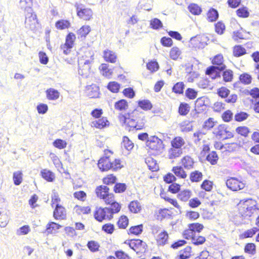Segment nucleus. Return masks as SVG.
Returning <instances> with one entry per match:
<instances>
[{
    "label": "nucleus",
    "instance_id": "1",
    "mask_svg": "<svg viewBox=\"0 0 259 259\" xmlns=\"http://www.w3.org/2000/svg\"><path fill=\"white\" fill-rule=\"evenodd\" d=\"M112 206L114 208L111 207H97L94 213L95 219L99 222H102L106 219L109 221L112 220L113 214L118 213L121 209V205L118 202L114 203Z\"/></svg>",
    "mask_w": 259,
    "mask_h": 259
},
{
    "label": "nucleus",
    "instance_id": "2",
    "mask_svg": "<svg viewBox=\"0 0 259 259\" xmlns=\"http://www.w3.org/2000/svg\"><path fill=\"white\" fill-rule=\"evenodd\" d=\"M250 202L251 200L248 199L243 202L241 201L238 204L239 213L240 217L244 219H248L251 216L255 208H253L254 205H250Z\"/></svg>",
    "mask_w": 259,
    "mask_h": 259
},
{
    "label": "nucleus",
    "instance_id": "3",
    "mask_svg": "<svg viewBox=\"0 0 259 259\" xmlns=\"http://www.w3.org/2000/svg\"><path fill=\"white\" fill-rule=\"evenodd\" d=\"M146 146L150 149L161 153L164 148L162 139L157 136H151L146 141Z\"/></svg>",
    "mask_w": 259,
    "mask_h": 259
},
{
    "label": "nucleus",
    "instance_id": "4",
    "mask_svg": "<svg viewBox=\"0 0 259 259\" xmlns=\"http://www.w3.org/2000/svg\"><path fill=\"white\" fill-rule=\"evenodd\" d=\"M76 39L75 34L71 32H69L65 37V42L60 46L65 55H68L74 45Z\"/></svg>",
    "mask_w": 259,
    "mask_h": 259
},
{
    "label": "nucleus",
    "instance_id": "5",
    "mask_svg": "<svg viewBox=\"0 0 259 259\" xmlns=\"http://www.w3.org/2000/svg\"><path fill=\"white\" fill-rule=\"evenodd\" d=\"M77 16L84 20H90L92 18L93 11L90 8H85L82 4L75 3L74 5Z\"/></svg>",
    "mask_w": 259,
    "mask_h": 259
},
{
    "label": "nucleus",
    "instance_id": "6",
    "mask_svg": "<svg viewBox=\"0 0 259 259\" xmlns=\"http://www.w3.org/2000/svg\"><path fill=\"white\" fill-rule=\"evenodd\" d=\"M226 184L227 188L233 191L242 190L245 187V184L242 182L234 177H230L228 179Z\"/></svg>",
    "mask_w": 259,
    "mask_h": 259
},
{
    "label": "nucleus",
    "instance_id": "7",
    "mask_svg": "<svg viewBox=\"0 0 259 259\" xmlns=\"http://www.w3.org/2000/svg\"><path fill=\"white\" fill-rule=\"evenodd\" d=\"M93 116L94 119L91 123L92 127H95L98 128H103L109 124V122L106 117H102V114H92Z\"/></svg>",
    "mask_w": 259,
    "mask_h": 259
},
{
    "label": "nucleus",
    "instance_id": "8",
    "mask_svg": "<svg viewBox=\"0 0 259 259\" xmlns=\"http://www.w3.org/2000/svg\"><path fill=\"white\" fill-rule=\"evenodd\" d=\"M94 59V55H92L90 57V59L85 60L83 63V65L81 67L80 64H78V74L81 75L83 77H87L90 73L91 70V63L93 62Z\"/></svg>",
    "mask_w": 259,
    "mask_h": 259
},
{
    "label": "nucleus",
    "instance_id": "9",
    "mask_svg": "<svg viewBox=\"0 0 259 259\" xmlns=\"http://www.w3.org/2000/svg\"><path fill=\"white\" fill-rule=\"evenodd\" d=\"M146 243L142 240L133 239V241L130 244V248L138 252H145L147 249Z\"/></svg>",
    "mask_w": 259,
    "mask_h": 259
},
{
    "label": "nucleus",
    "instance_id": "10",
    "mask_svg": "<svg viewBox=\"0 0 259 259\" xmlns=\"http://www.w3.org/2000/svg\"><path fill=\"white\" fill-rule=\"evenodd\" d=\"M111 161L108 156L102 157L98 161V166L102 171L111 169Z\"/></svg>",
    "mask_w": 259,
    "mask_h": 259
},
{
    "label": "nucleus",
    "instance_id": "11",
    "mask_svg": "<svg viewBox=\"0 0 259 259\" xmlns=\"http://www.w3.org/2000/svg\"><path fill=\"white\" fill-rule=\"evenodd\" d=\"M209 99L205 96L198 98L195 103V107L203 111L205 110L206 107H209Z\"/></svg>",
    "mask_w": 259,
    "mask_h": 259
},
{
    "label": "nucleus",
    "instance_id": "12",
    "mask_svg": "<svg viewBox=\"0 0 259 259\" xmlns=\"http://www.w3.org/2000/svg\"><path fill=\"white\" fill-rule=\"evenodd\" d=\"M66 213L65 208L59 204L55 206L53 212V217L56 220H64L66 218Z\"/></svg>",
    "mask_w": 259,
    "mask_h": 259
},
{
    "label": "nucleus",
    "instance_id": "13",
    "mask_svg": "<svg viewBox=\"0 0 259 259\" xmlns=\"http://www.w3.org/2000/svg\"><path fill=\"white\" fill-rule=\"evenodd\" d=\"M85 92L87 96L90 98H98L100 94L99 87L93 83L86 87Z\"/></svg>",
    "mask_w": 259,
    "mask_h": 259
},
{
    "label": "nucleus",
    "instance_id": "14",
    "mask_svg": "<svg viewBox=\"0 0 259 259\" xmlns=\"http://www.w3.org/2000/svg\"><path fill=\"white\" fill-rule=\"evenodd\" d=\"M228 127V126L227 124H220L217 127L214 128L212 133L217 139L224 140Z\"/></svg>",
    "mask_w": 259,
    "mask_h": 259
},
{
    "label": "nucleus",
    "instance_id": "15",
    "mask_svg": "<svg viewBox=\"0 0 259 259\" xmlns=\"http://www.w3.org/2000/svg\"><path fill=\"white\" fill-rule=\"evenodd\" d=\"M205 74L209 75L212 79L221 78L222 73L217 69L214 66L208 67L205 70Z\"/></svg>",
    "mask_w": 259,
    "mask_h": 259
},
{
    "label": "nucleus",
    "instance_id": "16",
    "mask_svg": "<svg viewBox=\"0 0 259 259\" xmlns=\"http://www.w3.org/2000/svg\"><path fill=\"white\" fill-rule=\"evenodd\" d=\"M91 31V29L90 26L83 25L81 26L76 31L78 35V38L80 40H84Z\"/></svg>",
    "mask_w": 259,
    "mask_h": 259
},
{
    "label": "nucleus",
    "instance_id": "17",
    "mask_svg": "<svg viewBox=\"0 0 259 259\" xmlns=\"http://www.w3.org/2000/svg\"><path fill=\"white\" fill-rule=\"evenodd\" d=\"M189 47L194 48L195 50L202 49L204 48L201 42H200L199 36H198V35L193 36L190 38L189 40Z\"/></svg>",
    "mask_w": 259,
    "mask_h": 259
},
{
    "label": "nucleus",
    "instance_id": "18",
    "mask_svg": "<svg viewBox=\"0 0 259 259\" xmlns=\"http://www.w3.org/2000/svg\"><path fill=\"white\" fill-rule=\"evenodd\" d=\"M191 247L187 246L184 249L181 250L179 252L175 259H188L191 256Z\"/></svg>",
    "mask_w": 259,
    "mask_h": 259
},
{
    "label": "nucleus",
    "instance_id": "19",
    "mask_svg": "<svg viewBox=\"0 0 259 259\" xmlns=\"http://www.w3.org/2000/svg\"><path fill=\"white\" fill-rule=\"evenodd\" d=\"M55 26L58 30H64L71 27V23L67 19H59L55 22Z\"/></svg>",
    "mask_w": 259,
    "mask_h": 259
},
{
    "label": "nucleus",
    "instance_id": "20",
    "mask_svg": "<svg viewBox=\"0 0 259 259\" xmlns=\"http://www.w3.org/2000/svg\"><path fill=\"white\" fill-rule=\"evenodd\" d=\"M109 188L105 185H100L98 186L96 190V194L98 197L102 199L105 197V195L109 193Z\"/></svg>",
    "mask_w": 259,
    "mask_h": 259
},
{
    "label": "nucleus",
    "instance_id": "21",
    "mask_svg": "<svg viewBox=\"0 0 259 259\" xmlns=\"http://www.w3.org/2000/svg\"><path fill=\"white\" fill-rule=\"evenodd\" d=\"M138 107L144 111H148L153 108V105L148 99L139 100L138 102Z\"/></svg>",
    "mask_w": 259,
    "mask_h": 259
},
{
    "label": "nucleus",
    "instance_id": "22",
    "mask_svg": "<svg viewBox=\"0 0 259 259\" xmlns=\"http://www.w3.org/2000/svg\"><path fill=\"white\" fill-rule=\"evenodd\" d=\"M47 98L50 100H56L59 98L60 93L54 88H49L46 91Z\"/></svg>",
    "mask_w": 259,
    "mask_h": 259
},
{
    "label": "nucleus",
    "instance_id": "23",
    "mask_svg": "<svg viewBox=\"0 0 259 259\" xmlns=\"http://www.w3.org/2000/svg\"><path fill=\"white\" fill-rule=\"evenodd\" d=\"M40 175L43 179L50 182H53L55 178V174L50 170L47 169L41 170Z\"/></svg>",
    "mask_w": 259,
    "mask_h": 259
},
{
    "label": "nucleus",
    "instance_id": "24",
    "mask_svg": "<svg viewBox=\"0 0 259 259\" xmlns=\"http://www.w3.org/2000/svg\"><path fill=\"white\" fill-rule=\"evenodd\" d=\"M104 58L106 62L114 63L116 62L117 56L115 53L109 50L104 51Z\"/></svg>",
    "mask_w": 259,
    "mask_h": 259
},
{
    "label": "nucleus",
    "instance_id": "25",
    "mask_svg": "<svg viewBox=\"0 0 259 259\" xmlns=\"http://www.w3.org/2000/svg\"><path fill=\"white\" fill-rule=\"evenodd\" d=\"M143 231V224H140L136 226H133L130 228L128 230V234L129 235H135L139 236L142 234Z\"/></svg>",
    "mask_w": 259,
    "mask_h": 259
},
{
    "label": "nucleus",
    "instance_id": "26",
    "mask_svg": "<svg viewBox=\"0 0 259 259\" xmlns=\"http://www.w3.org/2000/svg\"><path fill=\"white\" fill-rule=\"evenodd\" d=\"M114 108L119 111H123L128 108V103L125 99H120L114 104Z\"/></svg>",
    "mask_w": 259,
    "mask_h": 259
},
{
    "label": "nucleus",
    "instance_id": "27",
    "mask_svg": "<svg viewBox=\"0 0 259 259\" xmlns=\"http://www.w3.org/2000/svg\"><path fill=\"white\" fill-rule=\"evenodd\" d=\"M182 165L185 168L190 169L193 167L194 160L189 156H184L182 159Z\"/></svg>",
    "mask_w": 259,
    "mask_h": 259
},
{
    "label": "nucleus",
    "instance_id": "28",
    "mask_svg": "<svg viewBox=\"0 0 259 259\" xmlns=\"http://www.w3.org/2000/svg\"><path fill=\"white\" fill-rule=\"evenodd\" d=\"M233 53L234 57H240L246 54V50L242 45H235L233 47Z\"/></svg>",
    "mask_w": 259,
    "mask_h": 259
},
{
    "label": "nucleus",
    "instance_id": "29",
    "mask_svg": "<svg viewBox=\"0 0 259 259\" xmlns=\"http://www.w3.org/2000/svg\"><path fill=\"white\" fill-rule=\"evenodd\" d=\"M207 20L209 22L216 21L219 18L218 11L213 8H210L207 12Z\"/></svg>",
    "mask_w": 259,
    "mask_h": 259
},
{
    "label": "nucleus",
    "instance_id": "30",
    "mask_svg": "<svg viewBox=\"0 0 259 259\" xmlns=\"http://www.w3.org/2000/svg\"><path fill=\"white\" fill-rule=\"evenodd\" d=\"M185 84L182 81L175 83L172 88V91L177 94H183Z\"/></svg>",
    "mask_w": 259,
    "mask_h": 259
},
{
    "label": "nucleus",
    "instance_id": "31",
    "mask_svg": "<svg viewBox=\"0 0 259 259\" xmlns=\"http://www.w3.org/2000/svg\"><path fill=\"white\" fill-rule=\"evenodd\" d=\"M168 238V235L166 231L161 232L157 237V242L159 245H164L167 242Z\"/></svg>",
    "mask_w": 259,
    "mask_h": 259
},
{
    "label": "nucleus",
    "instance_id": "32",
    "mask_svg": "<svg viewBox=\"0 0 259 259\" xmlns=\"http://www.w3.org/2000/svg\"><path fill=\"white\" fill-rule=\"evenodd\" d=\"M127 125L131 127H133L137 130H139L144 126V122L141 121L139 122L138 121H137L135 119L131 118L130 116L128 117V122H127Z\"/></svg>",
    "mask_w": 259,
    "mask_h": 259
},
{
    "label": "nucleus",
    "instance_id": "33",
    "mask_svg": "<svg viewBox=\"0 0 259 259\" xmlns=\"http://www.w3.org/2000/svg\"><path fill=\"white\" fill-rule=\"evenodd\" d=\"M188 9L192 14L194 15H199L202 12L201 8L194 3L190 4L188 7Z\"/></svg>",
    "mask_w": 259,
    "mask_h": 259
},
{
    "label": "nucleus",
    "instance_id": "34",
    "mask_svg": "<svg viewBox=\"0 0 259 259\" xmlns=\"http://www.w3.org/2000/svg\"><path fill=\"white\" fill-rule=\"evenodd\" d=\"M203 175L201 172L198 170H195L191 172L190 180L191 182H199L202 179Z\"/></svg>",
    "mask_w": 259,
    "mask_h": 259
},
{
    "label": "nucleus",
    "instance_id": "35",
    "mask_svg": "<svg viewBox=\"0 0 259 259\" xmlns=\"http://www.w3.org/2000/svg\"><path fill=\"white\" fill-rule=\"evenodd\" d=\"M128 223V218L125 215H122L119 218L117 225L119 229H124L127 227Z\"/></svg>",
    "mask_w": 259,
    "mask_h": 259
},
{
    "label": "nucleus",
    "instance_id": "36",
    "mask_svg": "<svg viewBox=\"0 0 259 259\" xmlns=\"http://www.w3.org/2000/svg\"><path fill=\"white\" fill-rule=\"evenodd\" d=\"M172 171L178 177L182 179H185L187 175L182 166H174Z\"/></svg>",
    "mask_w": 259,
    "mask_h": 259
},
{
    "label": "nucleus",
    "instance_id": "37",
    "mask_svg": "<svg viewBox=\"0 0 259 259\" xmlns=\"http://www.w3.org/2000/svg\"><path fill=\"white\" fill-rule=\"evenodd\" d=\"M239 79L241 83L248 85L251 82L252 76L248 73L244 72L239 75Z\"/></svg>",
    "mask_w": 259,
    "mask_h": 259
},
{
    "label": "nucleus",
    "instance_id": "38",
    "mask_svg": "<svg viewBox=\"0 0 259 259\" xmlns=\"http://www.w3.org/2000/svg\"><path fill=\"white\" fill-rule=\"evenodd\" d=\"M145 162L147 164L149 169L153 171H156L158 169V165L156 161L151 157L146 158Z\"/></svg>",
    "mask_w": 259,
    "mask_h": 259
},
{
    "label": "nucleus",
    "instance_id": "39",
    "mask_svg": "<svg viewBox=\"0 0 259 259\" xmlns=\"http://www.w3.org/2000/svg\"><path fill=\"white\" fill-rule=\"evenodd\" d=\"M218 159V155L217 154V152L214 151H212L210 152L206 157V160L209 162L212 165L217 164Z\"/></svg>",
    "mask_w": 259,
    "mask_h": 259
},
{
    "label": "nucleus",
    "instance_id": "40",
    "mask_svg": "<svg viewBox=\"0 0 259 259\" xmlns=\"http://www.w3.org/2000/svg\"><path fill=\"white\" fill-rule=\"evenodd\" d=\"M184 144V140L180 137H175L171 142V147L174 148H182Z\"/></svg>",
    "mask_w": 259,
    "mask_h": 259
},
{
    "label": "nucleus",
    "instance_id": "41",
    "mask_svg": "<svg viewBox=\"0 0 259 259\" xmlns=\"http://www.w3.org/2000/svg\"><path fill=\"white\" fill-rule=\"evenodd\" d=\"M147 69L150 70L152 73L157 71L159 68V64L156 60H151L146 64Z\"/></svg>",
    "mask_w": 259,
    "mask_h": 259
},
{
    "label": "nucleus",
    "instance_id": "42",
    "mask_svg": "<svg viewBox=\"0 0 259 259\" xmlns=\"http://www.w3.org/2000/svg\"><path fill=\"white\" fill-rule=\"evenodd\" d=\"M192 122V121L185 120L180 123L179 125L181 127L182 131L183 132H188L192 131V130L193 126L191 124Z\"/></svg>",
    "mask_w": 259,
    "mask_h": 259
},
{
    "label": "nucleus",
    "instance_id": "43",
    "mask_svg": "<svg viewBox=\"0 0 259 259\" xmlns=\"http://www.w3.org/2000/svg\"><path fill=\"white\" fill-rule=\"evenodd\" d=\"M128 208L132 212L138 213L141 209L140 203L137 200L132 201L128 205Z\"/></svg>",
    "mask_w": 259,
    "mask_h": 259
},
{
    "label": "nucleus",
    "instance_id": "44",
    "mask_svg": "<svg viewBox=\"0 0 259 259\" xmlns=\"http://www.w3.org/2000/svg\"><path fill=\"white\" fill-rule=\"evenodd\" d=\"M120 84L116 81H110L107 86L108 90L112 93H118L120 88Z\"/></svg>",
    "mask_w": 259,
    "mask_h": 259
},
{
    "label": "nucleus",
    "instance_id": "45",
    "mask_svg": "<svg viewBox=\"0 0 259 259\" xmlns=\"http://www.w3.org/2000/svg\"><path fill=\"white\" fill-rule=\"evenodd\" d=\"M171 214L170 211L167 208L160 209L157 217H161V220L164 219H170L172 216Z\"/></svg>",
    "mask_w": 259,
    "mask_h": 259
},
{
    "label": "nucleus",
    "instance_id": "46",
    "mask_svg": "<svg viewBox=\"0 0 259 259\" xmlns=\"http://www.w3.org/2000/svg\"><path fill=\"white\" fill-rule=\"evenodd\" d=\"M121 146L124 147L127 150L130 151L133 148L134 145L127 136H123Z\"/></svg>",
    "mask_w": 259,
    "mask_h": 259
},
{
    "label": "nucleus",
    "instance_id": "47",
    "mask_svg": "<svg viewBox=\"0 0 259 259\" xmlns=\"http://www.w3.org/2000/svg\"><path fill=\"white\" fill-rule=\"evenodd\" d=\"M62 226L58 223L51 222L47 224L46 226V232L48 234L53 233V230H59Z\"/></svg>",
    "mask_w": 259,
    "mask_h": 259
},
{
    "label": "nucleus",
    "instance_id": "48",
    "mask_svg": "<svg viewBox=\"0 0 259 259\" xmlns=\"http://www.w3.org/2000/svg\"><path fill=\"white\" fill-rule=\"evenodd\" d=\"M127 186L125 183H116L113 188V191L116 193H122L125 191Z\"/></svg>",
    "mask_w": 259,
    "mask_h": 259
},
{
    "label": "nucleus",
    "instance_id": "49",
    "mask_svg": "<svg viewBox=\"0 0 259 259\" xmlns=\"http://www.w3.org/2000/svg\"><path fill=\"white\" fill-rule=\"evenodd\" d=\"M150 26L153 29L159 30L162 27L163 24L160 19L154 18L150 21Z\"/></svg>",
    "mask_w": 259,
    "mask_h": 259
},
{
    "label": "nucleus",
    "instance_id": "50",
    "mask_svg": "<svg viewBox=\"0 0 259 259\" xmlns=\"http://www.w3.org/2000/svg\"><path fill=\"white\" fill-rule=\"evenodd\" d=\"M237 148V144L236 143H232L231 144H226L225 145L221 144L220 149H225V151L231 152L235 151Z\"/></svg>",
    "mask_w": 259,
    "mask_h": 259
},
{
    "label": "nucleus",
    "instance_id": "51",
    "mask_svg": "<svg viewBox=\"0 0 259 259\" xmlns=\"http://www.w3.org/2000/svg\"><path fill=\"white\" fill-rule=\"evenodd\" d=\"M182 154V148H171L169 150V157L170 159L176 158L179 157Z\"/></svg>",
    "mask_w": 259,
    "mask_h": 259
},
{
    "label": "nucleus",
    "instance_id": "52",
    "mask_svg": "<svg viewBox=\"0 0 259 259\" xmlns=\"http://www.w3.org/2000/svg\"><path fill=\"white\" fill-rule=\"evenodd\" d=\"M244 251L251 255H254L256 253V245L253 243H248L245 244Z\"/></svg>",
    "mask_w": 259,
    "mask_h": 259
},
{
    "label": "nucleus",
    "instance_id": "53",
    "mask_svg": "<svg viewBox=\"0 0 259 259\" xmlns=\"http://www.w3.org/2000/svg\"><path fill=\"white\" fill-rule=\"evenodd\" d=\"M222 76L224 82H230L233 78V72L231 69L226 70L223 72Z\"/></svg>",
    "mask_w": 259,
    "mask_h": 259
},
{
    "label": "nucleus",
    "instance_id": "54",
    "mask_svg": "<svg viewBox=\"0 0 259 259\" xmlns=\"http://www.w3.org/2000/svg\"><path fill=\"white\" fill-rule=\"evenodd\" d=\"M237 15L240 18H247L249 15L247 7L243 6L236 10Z\"/></svg>",
    "mask_w": 259,
    "mask_h": 259
},
{
    "label": "nucleus",
    "instance_id": "55",
    "mask_svg": "<svg viewBox=\"0 0 259 259\" xmlns=\"http://www.w3.org/2000/svg\"><path fill=\"white\" fill-rule=\"evenodd\" d=\"M117 178L113 174L109 175L107 177L103 179V184L107 185H112L113 184H115Z\"/></svg>",
    "mask_w": 259,
    "mask_h": 259
},
{
    "label": "nucleus",
    "instance_id": "56",
    "mask_svg": "<svg viewBox=\"0 0 259 259\" xmlns=\"http://www.w3.org/2000/svg\"><path fill=\"white\" fill-rule=\"evenodd\" d=\"M87 245L90 250L93 252L98 251L100 247L99 244L94 240L89 241Z\"/></svg>",
    "mask_w": 259,
    "mask_h": 259
},
{
    "label": "nucleus",
    "instance_id": "57",
    "mask_svg": "<svg viewBox=\"0 0 259 259\" xmlns=\"http://www.w3.org/2000/svg\"><path fill=\"white\" fill-rule=\"evenodd\" d=\"M185 96L190 100H193L197 97V92L193 88H187L185 91Z\"/></svg>",
    "mask_w": 259,
    "mask_h": 259
},
{
    "label": "nucleus",
    "instance_id": "58",
    "mask_svg": "<svg viewBox=\"0 0 259 259\" xmlns=\"http://www.w3.org/2000/svg\"><path fill=\"white\" fill-rule=\"evenodd\" d=\"M257 231L258 229L255 227L251 229L248 230L241 234L240 238L241 239H244L246 238L252 237L257 232Z\"/></svg>",
    "mask_w": 259,
    "mask_h": 259
},
{
    "label": "nucleus",
    "instance_id": "59",
    "mask_svg": "<svg viewBox=\"0 0 259 259\" xmlns=\"http://www.w3.org/2000/svg\"><path fill=\"white\" fill-rule=\"evenodd\" d=\"M191 192L190 190H185L178 195V198L183 201H187L190 197Z\"/></svg>",
    "mask_w": 259,
    "mask_h": 259
},
{
    "label": "nucleus",
    "instance_id": "60",
    "mask_svg": "<svg viewBox=\"0 0 259 259\" xmlns=\"http://www.w3.org/2000/svg\"><path fill=\"white\" fill-rule=\"evenodd\" d=\"M99 68L103 72V74H105L106 75H112L113 73L112 68L110 67V65L108 64L102 63Z\"/></svg>",
    "mask_w": 259,
    "mask_h": 259
},
{
    "label": "nucleus",
    "instance_id": "61",
    "mask_svg": "<svg viewBox=\"0 0 259 259\" xmlns=\"http://www.w3.org/2000/svg\"><path fill=\"white\" fill-rule=\"evenodd\" d=\"M102 230L108 234H112L114 230V225L111 223H107L102 226Z\"/></svg>",
    "mask_w": 259,
    "mask_h": 259
},
{
    "label": "nucleus",
    "instance_id": "62",
    "mask_svg": "<svg viewBox=\"0 0 259 259\" xmlns=\"http://www.w3.org/2000/svg\"><path fill=\"white\" fill-rule=\"evenodd\" d=\"M188 227L192 232H195V234L200 232L203 228V225L198 223L190 224Z\"/></svg>",
    "mask_w": 259,
    "mask_h": 259
},
{
    "label": "nucleus",
    "instance_id": "63",
    "mask_svg": "<svg viewBox=\"0 0 259 259\" xmlns=\"http://www.w3.org/2000/svg\"><path fill=\"white\" fill-rule=\"evenodd\" d=\"M236 132L237 134L244 137H247L248 134L250 132V130L246 126H238L236 128Z\"/></svg>",
    "mask_w": 259,
    "mask_h": 259
},
{
    "label": "nucleus",
    "instance_id": "64",
    "mask_svg": "<svg viewBox=\"0 0 259 259\" xmlns=\"http://www.w3.org/2000/svg\"><path fill=\"white\" fill-rule=\"evenodd\" d=\"M181 54V52L180 49L177 47H174L170 50L169 55L170 57L174 60L178 59L179 57Z\"/></svg>",
    "mask_w": 259,
    "mask_h": 259
}]
</instances>
